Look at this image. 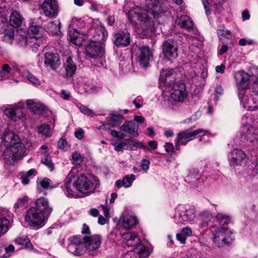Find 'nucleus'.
Here are the masks:
<instances>
[{
  "instance_id": "f257e3e1",
  "label": "nucleus",
  "mask_w": 258,
  "mask_h": 258,
  "mask_svg": "<svg viewBox=\"0 0 258 258\" xmlns=\"http://www.w3.org/2000/svg\"><path fill=\"white\" fill-rule=\"evenodd\" d=\"M146 3L145 8L136 7L128 10L126 5L123 7V11L127 12L128 18L134 25L135 31L143 38L151 32L154 25L153 18H158L162 11L159 0H146Z\"/></svg>"
},
{
  "instance_id": "f03ea898",
  "label": "nucleus",
  "mask_w": 258,
  "mask_h": 258,
  "mask_svg": "<svg viewBox=\"0 0 258 258\" xmlns=\"http://www.w3.org/2000/svg\"><path fill=\"white\" fill-rule=\"evenodd\" d=\"M238 97L243 107L254 110L258 107V73L249 76L244 71L235 73Z\"/></svg>"
},
{
  "instance_id": "7ed1b4c3",
  "label": "nucleus",
  "mask_w": 258,
  "mask_h": 258,
  "mask_svg": "<svg viewBox=\"0 0 258 258\" xmlns=\"http://www.w3.org/2000/svg\"><path fill=\"white\" fill-rule=\"evenodd\" d=\"M64 182L65 194L71 198L76 196V189L83 194H90L99 184L96 177L84 174L77 176L73 170L69 172Z\"/></svg>"
},
{
  "instance_id": "20e7f679",
  "label": "nucleus",
  "mask_w": 258,
  "mask_h": 258,
  "mask_svg": "<svg viewBox=\"0 0 258 258\" xmlns=\"http://www.w3.org/2000/svg\"><path fill=\"white\" fill-rule=\"evenodd\" d=\"M17 136L12 132H8L3 136V142L0 144V151L3 160L10 165L19 160L24 156L25 148L24 145L16 142Z\"/></svg>"
},
{
  "instance_id": "39448f33",
  "label": "nucleus",
  "mask_w": 258,
  "mask_h": 258,
  "mask_svg": "<svg viewBox=\"0 0 258 258\" xmlns=\"http://www.w3.org/2000/svg\"><path fill=\"white\" fill-rule=\"evenodd\" d=\"M68 251L76 256H79L87 252L90 255H94L95 252L101 244V237L99 235L86 236L83 241L80 236H74L69 239Z\"/></svg>"
},
{
  "instance_id": "423d86ee",
  "label": "nucleus",
  "mask_w": 258,
  "mask_h": 258,
  "mask_svg": "<svg viewBox=\"0 0 258 258\" xmlns=\"http://www.w3.org/2000/svg\"><path fill=\"white\" fill-rule=\"evenodd\" d=\"M35 204V207L28 210L25 218L30 226L39 228L48 219L52 209L49 206L48 200L44 198L38 199Z\"/></svg>"
},
{
  "instance_id": "0eeeda50",
  "label": "nucleus",
  "mask_w": 258,
  "mask_h": 258,
  "mask_svg": "<svg viewBox=\"0 0 258 258\" xmlns=\"http://www.w3.org/2000/svg\"><path fill=\"white\" fill-rule=\"evenodd\" d=\"M162 96L165 104L172 109H176L177 103L183 102L187 97V92L184 84H173L170 92L164 91Z\"/></svg>"
},
{
  "instance_id": "6e6552de",
  "label": "nucleus",
  "mask_w": 258,
  "mask_h": 258,
  "mask_svg": "<svg viewBox=\"0 0 258 258\" xmlns=\"http://www.w3.org/2000/svg\"><path fill=\"white\" fill-rule=\"evenodd\" d=\"M172 219L177 224H193L196 219V210L189 206L178 205L175 208Z\"/></svg>"
},
{
  "instance_id": "1a4fd4ad",
  "label": "nucleus",
  "mask_w": 258,
  "mask_h": 258,
  "mask_svg": "<svg viewBox=\"0 0 258 258\" xmlns=\"http://www.w3.org/2000/svg\"><path fill=\"white\" fill-rule=\"evenodd\" d=\"M240 132L242 140H246L254 146L257 145V125L254 122L251 118L246 116L242 117Z\"/></svg>"
},
{
  "instance_id": "9d476101",
  "label": "nucleus",
  "mask_w": 258,
  "mask_h": 258,
  "mask_svg": "<svg viewBox=\"0 0 258 258\" xmlns=\"http://www.w3.org/2000/svg\"><path fill=\"white\" fill-rule=\"evenodd\" d=\"M211 239L213 244L218 247L229 245L233 241L232 232L225 227H211Z\"/></svg>"
},
{
  "instance_id": "9b49d317",
  "label": "nucleus",
  "mask_w": 258,
  "mask_h": 258,
  "mask_svg": "<svg viewBox=\"0 0 258 258\" xmlns=\"http://www.w3.org/2000/svg\"><path fill=\"white\" fill-rule=\"evenodd\" d=\"M208 131L202 128L198 129L195 131H190L186 130L179 132L175 140V148L179 149V145H185L188 142L194 140L198 137H202L207 134Z\"/></svg>"
},
{
  "instance_id": "f8f14e48",
  "label": "nucleus",
  "mask_w": 258,
  "mask_h": 258,
  "mask_svg": "<svg viewBox=\"0 0 258 258\" xmlns=\"http://www.w3.org/2000/svg\"><path fill=\"white\" fill-rule=\"evenodd\" d=\"M86 56L94 59L102 57L104 53V45L100 42L91 41L85 49Z\"/></svg>"
},
{
  "instance_id": "ddd939ff",
  "label": "nucleus",
  "mask_w": 258,
  "mask_h": 258,
  "mask_svg": "<svg viewBox=\"0 0 258 258\" xmlns=\"http://www.w3.org/2000/svg\"><path fill=\"white\" fill-rule=\"evenodd\" d=\"M247 155L242 150L235 148L228 154V161L231 167L240 166L246 162Z\"/></svg>"
},
{
  "instance_id": "4468645a",
  "label": "nucleus",
  "mask_w": 258,
  "mask_h": 258,
  "mask_svg": "<svg viewBox=\"0 0 258 258\" xmlns=\"http://www.w3.org/2000/svg\"><path fill=\"white\" fill-rule=\"evenodd\" d=\"M44 15L51 18L58 15V6L56 0H45L41 5Z\"/></svg>"
},
{
  "instance_id": "2eb2a0df",
  "label": "nucleus",
  "mask_w": 258,
  "mask_h": 258,
  "mask_svg": "<svg viewBox=\"0 0 258 258\" xmlns=\"http://www.w3.org/2000/svg\"><path fill=\"white\" fill-rule=\"evenodd\" d=\"M162 47L163 53L165 57L168 59H174L178 56L177 43L173 39L165 41L162 44Z\"/></svg>"
},
{
  "instance_id": "dca6fc26",
  "label": "nucleus",
  "mask_w": 258,
  "mask_h": 258,
  "mask_svg": "<svg viewBox=\"0 0 258 258\" xmlns=\"http://www.w3.org/2000/svg\"><path fill=\"white\" fill-rule=\"evenodd\" d=\"M139 125L134 121H125L119 127V130L124 135L125 137H138Z\"/></svg>"
},
{
  "instance_id": "f3484780",
  "label": "nucleus",
  "mask_w": 258,
  "mask_h": 258,
  "mask_svg": "<svg viewBox=\"0 0 258 258\" xmlns=\"http://www.w3.org/2000/svg\"><path fill=\"white\" fill-rule=\"evenodd\" d=\"M137 56L141 66L143 67H147L152 57V53L149 47L144 46L139 48Z\"/></svg>"
},
{
  "instance_id": "a211bd4d",
  "label": "nucleus",
  "mask_w": 258,
  "mask_h": 258,
  "mask_svg": "<svg viewBox=\"0 0 258 258\" xmlns=\"http://www.w3.org/2000/svg\"><path fill=\"white\" fill-rule=\"evenodd\" d=\"M175 74L173 70L162 69L159 78V84L161 86H169L174 84Z\"/></svg>"
},
{
  "instance_id": "6ab92c4d",
  "label": "nucleus",
  "mask_w": 258,
  "mask_h": 258,
  "mask_svg": "<svg viewBox=\"0 0 258 258\" xmlns=\"http://www.w3.org/2000/svg\"><path fill=\"white\" fill-rule=\"evenodd\" d=\"M131 43L130 34L127 32L119 31L114 35V44L117 47H124Z\"/></svg>"
},
{
  "instance_id": "aec40b11",
  "label": "nucleus",
  "mask_w": 258,
  "mask_h": 258,
  "mask_svg": "<svg viewBox=\"0 0 258 258\" xmlns=\"http://www.w3.org/2000/svg\"><path fill=\"white\" fill-rule=\"evenodd\" d=\"M44 63L46 67H49L52 70L58 68L60 61L58 54L51 52H46L44 55Z\"/></svg>"
},
{
  "instance_id": "412c9836",
  "label": "nucleus",
  "mask_w": 258,
  "mask_h": 258,
  "mask_svg": "<svg viewBox=\"0 0 258 258\" xmlns=\"http://www.w3.org/2000/svg\"><path fill=\"white\" fill-rule=\"evenodd\" d=\"M119 222L125 229H130L136 225L138 219L135 216L125 212L120 217Z\"/></svg>"
},
{
  "instance_id": "4be33fe9",
  "label": "nucleus",
  "mask_w": 258,
  "mask_h": 258,
  "mask_svg": "<svg viewBox=\"0 0 258 258\" xmlns=\"http://www.w3.org/2000/svg\"><path fill=\"white\" fill-rule=\"evenodd\" d=\"M123 242L128 246L136 247L139 244L138 235L135 232H127L121 234Z\"/></svg>"
},
{
  "instance_id": "5701e85b",
  "label": "nucleus",
  "mask_w": 258,
  "mask_h": 258,
  "mask_svg": "<svg viewBox=\"0 0 258 258\" xmlns=\"http://www.w3.org/2000/svg\"><path fill=\"white\" fill-rule=\"evenodd\" d=\"M107 123L104 124L106 130L117 126L123 120V116L117 113H111L107 117Z\"/></svg>"
},
{
  "instance_id": "b1692460",
  "label": "nucleus",
  "mask_w": 258,
  "mask_h": 258,
  "mask_svg": "<svg viewBox=\"0 0 258 258\" xmlns=\"http://www.w3.org/2000/svg\"><path fill=\"white\" fill-rule=\"evenodd\" d=\"M26 104L31 111L35 114H40L45 111V106L38 101L28 99L26 101Z\"/></svg>"
},
{
  "instance_id": "393cba45",
  "label": "nucleus",
  "mask_w": 258,
  "mask_h": 258,
  "mask_svg": "<svg viewBox=\"0 0 258 258\" xmlns=\"http://www.w3.org/2000/svg\"><path fill=\"white\" fill-rule=\"evenodd\" d=\"M94 31V40L93 41H96L97 42H100L103 43L107 36V32L105 28L102 26L98 27L96 29H91L90 30L89 33H92Z\"/></svg>"
},
{
  "instance_id": "a878e982",
  "label": "nucleus",
  "mask_w": 258,
  "mask_h": 258,
  "mask_svg": "<svg viewBox=\"0 0 258 258\" xmlns=\"http://www.w3.org/2000/svg\"><path fill=\"white\" fill-rule=\"evenodd\" d=\"M176 23L180 27L190 31L193 27L194 23L190 18L187 15H182L176 20Z\"/></svg>"
},
{
  "instance_id": "bb28decb",
  "label": "nucleus",
  "mask_w": 258,
  "mask_h": 258,
  "mask_svg": "<svg viewBox=\"0 0 258 258\" xmlns=\"http://www.w3.org/2000/svg\"><path fill=\"white\" fill-rule=\"evenodd\" d=\"M186 180L191 184L194 187H198L203 181L201 175L199 172L194 170L190 172L187 176Z\"/></svg>"
},
{
  "instance_id": "cd10ccee",
  "label": "nucleus",
  "mask_w": 258,
  "mask_h": 258,
  "mask_svg": "<svg viewBox=\"0 0 258 258\" xmlns=\"http://www.w3.org/2000/svg\"><path fill=\"white\" fill-rule=\"evenodd\" d=\"M133 253V256L131 258H147L150 254L149 250L142 244H139L135 247Z\"/></svg>"
},
{
  "instance_id": "c85d7f7f",
  "label": "nucleus",
  "mask_w": 258,
  "mask_h": 258,
  "mask_svg": "<svg viewBox=\"0 0 258 258\" xmlns=\"http://www.w3.org/2000/svg\"><path fill=\"white\" fill-rule=\"evenodd\" d=\"M23 20V16L18 11H14L10 15L9 23L12 27L17 28L21 25Z\"/></svg>"
},
{
  "instance_id": "c756f323",
  "label": "nucleus",
  "mask_w": 258,
  "mask_h": 258,
  "mask_svg": "<svg viewBox=\"0 0 258 258\" xmlns=\"http://www.w3.org/2000/svg\"><path fill=\"white\" fill-rule=\"evenodd\" d=\"M64 67L66 70L65 75L67 77H72L77 70V66L71 57H67L66 62L64 63Z\"/></svg>"
},
{
  "instance_id": "7c9ffc66",
  "label": "nucleus",
  "mask_w": 258,
  "mask_h": 258,
  "mask_svg": "<svg viewBox=\"0 0 258 258\" xmlns=\"http://www.w3.org/2000/svg\"><path fill=\"white\" fill-rule=\"evenodd\" d=\"M135 179V175L134 174L126 175L125 176L122 180H117L116 181L115 185L118 188H120L122 186L128 188L132 186Z\"/></svg>"
},
{
  "instance_id": "2f4dec72",
  "label": "nucleus",
  "mask_w": 258,
  "mask_h": 258,
  "mask_svg": "<svg viewBox=\"0 0 258 258\" xmlns=\"http://www.w3.org/2000/svg\"><path fill=\"white\" fill-rule=\"evenodd\" d=\"M69 36L70 41L72 43L78 46L82 44L84 40L83 36L79 33L76 28L73 29V31H70Z\"/></svg>"
},
{
  "instance_id": "473e14b6",
  "label": "nucleus",
  "mask_w": 258,
  "mask_h": 258,
  "mask_svg": "<svg viewBox=\"0 0 258 258\" xmlns=\"http://www.w3.org/2000/svg\"><path fill=\"white\" fill-rule=\"evenodd\" d=\"M60 24L59 21H51L48 22L45 27L52 35H56L60 32Z\"/></svg>"
},
{
  "instance_id": "72a5a7b5",
  "label": "nucleus",
  "mask_w": 258,
  "mask_h": 258,
  "mask_svg": "<svg viewBox=\"0 0 258 258\" xmlns=\"http://www.w3.org/2000/svg\"><path fill=\"white\" fill-rule=\"evenodd\" d=\"M5 76L8 74L10 76H13L18 73L19 69L16 64L5 63L2 66Z\"/></svg>"
},
{
  "instance_id": "f704fd0d",
  "label": "nucleus",
  "mask_w": 258,
  "mask_h": 258,
  "mask_svg": "<svg viewBox=\"0 0 258 258\" xmlns=\"http://www.w3.org/2000/svg\"><path fill=\"white\" fill-rule=\"evenodd\" d=\"M40 153L42 154V156L41 157L42 163L47 166L50 170H52L53 168V164L49 155L46 151H41Z\"/></svg>"
},
{
  "instance_id": "c9c22d12",
  "label": "nucleus",
  "mask_w": 258,
  "mask_h": 258,
  "mask_svg": "<svg viewBox=\"0 0 258 258\" xmlns=\"http://www.w3.org/2000/svg\"><path fill=\"white\" fill-rule=\"evenodd\" d=\"M15 242L18 244L24 246L27 248L32 249L33 248L32 244L26 236L17 237L15 239Z\"/></svg>"
},
{
  "instance_id": "e433bc0d",
  "label": "nucleus",
  "mask_w": 258,
  "mask_h": 258,
  "mask_svg": "<svg viewBox=\"0 0 258 258\" xmlns=\"http://www.w3.org/2000/svg\"><path fill=\"white\" fill-rule=\"evenodd\" d=\"M216 219L219 224L222 226L227 225L231 222V218L228 215L223 213H218Z\"/></svg>"
},
{
  "instance_id": "4c0bfd02",
  "label": "nucleus",
  "mask_w": 258,
  "mask_h": 258,
  "mask_svg": "<svg viewBox=\"0 0 258 258\" xmlns=\"http://www.w3.org/2000/svg\"><path fill=\"white\" fill-rule=\"evenodd\" d=\"M217 34L221 41H224L225 39H229L231 37L230 31L228 30H224L223 27H219L217 30Z\"/></svg>"
},
{
  "instance_id": "58836bf2",
  "label": "nucleus",
  "mask_w": 258,
  "mask_h": 258,
  "mask_svg": "<svg viewBox=\"0 0 258 258\" xmlns=\"http://www.w3.org/2000/svg\"><path fill=\"white\" fill-rule=\"evenodd\" d=\"M42 28L37 25H30L28 30V33L30 35H32V36L37 37L39 38L41 36L42 34L41 33Z\"/></svg>"
},
{
  "instance_id": "ea45409f",
  "label": "nucleus",
  "mask_w": 258,
  "mask_h": 258,
  "mask_svg": "<svg viewBox=\"0 0 258 258\" xmlns=\"http://www.w3.org/2000/svg\"><path fill=\"white\" fill-rule=\"evenodd\" d=\"M9 220L5 218H0V236L5 234L9 229Z\"/></svg>"
},
{
  "instance_id": "a19ab883",
  "label": "nucleus",
  "mask_w": 258,
  "mask_h": 258,
  "mask_svg": "<svg viewBox=\"0 0 258 258\" xmlns=\"http://www.w3.org/2000/svg\"><path fill=\"white\" fill-rule=\"evenodd\" d=\"M38 132L47 137L51 136V130L49 126L46 124H43L38 127Z\"/></svg>"
},
{
  "instance_id": "79ce46f5",
  "label": "nucleus",
  "mask_w": 258,
  "mask_h": 258,
  "mask_svg": "<svg viewBox=\"0 0 258 258\" xmlns=\"http://www.w3.org/2000/svg\"><path fill=\"white\" fill-rule=\"evenodd\" d=\"M18 32L20 34V38H18L19 42L22 46H26L28 45L27 37L26 36V32L22 30H19Z\"/></svg>"
},
{
  "instance_id": "37998d69",
  "label": "nucleus",
  "mask_w": 258,
  "mask_h": 258,
  "mask_svg": "<svg viewBox=\"0 0 258 258\" xmlns=\"http://www.w3.org/2000/svg\"><path fill=\"white\" fill-rule=\"evenodd\" d=\"M26 78L30 83L34 86H38L40 85L39 80L30 72H27L26 73Z\"/></svg>"
},
{
  "instance_id": "c03bdc74",
  "label": "nucleus",
  "mask_w": 258,
  "mask_h": 258,
  "mask_svg": "<svg viewBox=\"0 0 258 258\" xmlns=\"http://www.w3.org/2000/svg\"><path fill=\"white\" fill-rule=\"evenodd\" d=\"M14 37V30L12 28L6 29L4 32L5 39L9 43H12Z\"/></svg>"
},
{
  "instance_id": "a18cd8bd",
  "label": "nucleus",
  "mask_w": 258,
  "mask_h": 258,
  "mask_svg": "<svg viewBox=\"0 0 258 258\" xmlns=\"http://www.w3.org/2000/svg\"><path fill=\"white\" fill-rule=\"evenodd\" d=\"M85 24L84 20H83L82 19L74 18L72 19L70 26H71L72 28L78 27L79 28H82L85 26Z\"/></svg>"
},
{
  "instance_id": "49530a36",
  "label": "nucleus",
  "mask_w": 258,
  "mask_h": 258,
  "mask_svg": "<svg viewBox=\"0 0 258 258\" xmlns=\"http://www.w3.org/2000/svg\"><path fill=\"white\" fill-rule=\"evenodd\" d=\"M126 144L128 145V148L132 150L136 149L138 147L141 148V146L142 145L141 142L130 139L126 140Z\"/></svg>"
},
{
  "instance_id": "de8ad7c7",
  "label": "nucleus",
  "mask_w": 258,
  "mask_h": 258,
  "mask_svg": "<svg viewBox=\"0 0 258 258\" xmlns=\"http://www.w3.org/2000/svg\"><path fill=\"white\" fill-rule=\"evenodd\" d=\"M15 112V116L16 120L20 119L24 115V113L23 112V108L22 107V105L20 104H17L14 106Z\"/></svg>"
},
{
  "instance_id": "09e8293b",
  "label": "nucleus",
  "mask_w": 258,
  "mask_h": 258,
  "mask_svg": "<svg viewBox=\"0 0 258 258\" xmlns=\"http://www.w3.org/2000/svg\"><path fill=\"white\" fill-rule=\"evenodd\" d=\"M27 201L28 197L27 196H24L23 198L18 199L17 202L14 204V207L15 209L16 210L20 208L24 207L25 204Z\"/></svg>"
},
{
  "instance_id": "8fccbe9b",
  "label": "nucleus",
  "mask_w": 258,
  "mask_h": 258,
  "mask_svg": "<svg viewBox=\"0 0 258 258\" xmlns=\"http://www.w3.org/2000/svg\"><path fill=\"white\" fill-rule=\"evenodd\" d=\"M83 157L82 155L79 153H74L72 154V162L76 165H80L82 161Z\"/></svg>"
},
{
  "instance_id": "3c124183",
  "label": "nucleus",
  "mask_w": 258,
  "mask_h": 258,
  "mask_svg": "<svg viewBox=\"0 0 258 258\" xmlns=\"http://www.w3.org/2000/svg\"><path fill=\"white\" fill-rule=\"evenodd\" d=\"M5 114L12 119L16 121L14 106L6 109L4 110Z\"/></svg>"
},
{
  "instance_id": "603ef678",
  "label": "nucleus",
  "mask_w": 258,
  "mask_h": 258,
  "mask_svg": "<svg viewBox=\"0 0 258 258\" xmlns=\"http://www.w3.org/2000/svg\"><path fill=\"white\" fill-rule=\"evenodd\" d=\"M58 147L62 150L64 151L68 150L70 148V147L68 145V143L67 141L62 138H61L57 143Z\"/></svg>"
},
{
  "instance_id": "864d4df0",
  "label": "nucleus",
  "mask_w": 258,
  "mask_h": 258,
  "mask_svg": "<svg viewBox=\"0 0 258 258\" xmlns=\"http://www.w3.org/2000/svg\"><path fill=\"white\" fill-rule=\"evenodd\" d=\"M79 108L80 111L86 115L89 116H93L94 115L93 111L86 106L81 105Z\"/></svg>"
},
{
  "instance_id": "5fc2aeb1",
  "label": "nucleus",
  "mask_w": 258,
  "mask_h": 258,
  "mask_svg": "<svg viewBox=\"0 0 258 258\" xmlns=\"http://www.w3.org/2000/svg\"><path fill=\"white\" fill-rule=\"evenodd\" d=\"M148 145L149 147V148H147L146 146L143 145V144L141 146V148L149 151L155 150L157 148V143L155 141H151L149 142Z\"/></svg>"
},
{
  "instance_id": "6e6d98bb",
  "label": "nucleus",
  "mask_w": 258,
  "mask_h": 258,
  "mask_svg": "<svg viewBox=\"0 0 258 258\" xmlns=\"http://www.w3.org/2000/svg\"><path fill=\"white\" fill-rule=\"evenodd\" d=\"M40 184L42 187L44 188L52 187V186L51 185V181L47 178H44L43 179H42L40 182Z\"/></svg>"
},
{
  "instance_id": "4d7b16f0",
  "label": "nucleus",
  "mask_w": 258,
  "mask_h": 258,
  "mask_svg": "<svg viewBox=\"0 0 258 258\" xmlns=\"http://www.w3.org/2000/svg\"><path fill=\"white\" fill-rule=\"evenodd\" d=\"M180 233L186 237H189L192 235V230L190 227H185L181 229Z\"/></svg>"
},
{
  "instance_id": "13d9d810",
  "label": "nucleus",
  "mask_w": 258,
  "mask_h": 258,
  "mask_svg": "<svg viewBox=\"0 0 258 258\" xmlns=\"http://www.w3.org/2000/svg\"><path fill=\"white\" fill-rule=\"evenodd\" d=\"M110 134L112 137H116L119 139H123L125 137V135L121 132L112 130L110 132Z\"/></svg>"
},
{
  "instance_id": "bf43d9fd",
  "label": "nucleus",
  "mask_w": 258,
  "mask_h": 258,
  "mask_svg": "<svg viewBox=\"0 0 258 258\" xmlns=\"http://www.w3.org/2000/svg\"><path fill=\"white\" fill-rule=\"evenodd\" d=\"M254 43V41L252 39L247 40L245 38H242L239 41V44L240 46H245L246 44L252 45Z\"/></svg>"
},
{
  "instance_id": "052dcab7",
  "label": "nucleus",
  "mask_w": 258,
  "mask_h": 258,
  "mask_svg": "<svg viewBox=\"0 0 258 258\" xmlns=\"http://www.w3.org/2000/svg\"><path fill=\"white\" fill-rule=\"evenodd\" d=\"M150 161L147 159H143L142 160L141 163V166L142 169L146 171L149 168Z\"/></svg>"
},
{
  "instance_id": "680f3d73",
  "label": "nucleus",
  "mask_w": 258,
  "mask_h": 258,
  "mask_svg": "<svg viewBox=\"0 0 258 258\" xmlns=\"http://www.w3.org/2000/svg\"><path fill=\"white\" fill-rule=\"evenodd\" d=\"M126 145V143L120 142L117 144H115L114 150L116 151L119 152L122 151L123 148Z\"/></svg>"
},
{
  "instance_id": "e2e57ef3",
  "label": "nucleus",
  "mask_w": 258,
  "mask_h": 258,
  "mask_svg": "<svg viewBox=\"0 0 258 258\" xmlns=\"http://www.w3.org/2000/svg\"><path fill=\"white\" fill-rule=\"evenodd\" d=\"M201 216L203 219L210 220L212 218L211 213L208 211H203L201 214Z\"/></svg>"
},
{
  "instance_id": "0e129e2a",
  "label": "nucleus",
  "mask_w": 258,
  "mask_h": 258,
  "mask_svg": "<svg viewBox=\"0 0 258 258\" xmlns=\"http://www.w3.org/2000/svg\"><path fill=\"white\" fill-rule=\"evenodd\" d=\"M31 41L30 43H33V44L32 45H31V47L32 48L33 50L35 51V50L37 49L39 46V44L38 43L35 42L38 38L37 37L35 36H31Z\"/></svg>"
},
{
  "instance_id": "69168bd1",
  "label": "nucleus",
  "mask_w": 258,
  "mask_h": 258,
  "mask_svg": "<svg viewBox=\"0 0 258 258\" xmlns=\"http://www.w3.org/2000/svg\"><path fill=\"white\" fill-rule=\"evenodd\" d=\"M75 136L77 139L79 140L82 139L84 136V132L83 129L79 128L75 132Z\"/></svg>"
},
{
  "instance_id": "338daca9",
  "label": "nucleus",
  "mask_w": 258,
  "mask_h": 258,
  "mask_svg": "<svg viewBox=\"0 0 258 258\" xmlns=\"http://www.w3.org/2000/svg\"><path fill=\"white\" fill-rule=\"evenodd\" d=\"M223 93V89L221 86H218L216 87L215 90V97L216 101L218 100V97L219 95H221Z\"/></svg>"
},
{
  "instance_id": "774afa93",
  "label": "nucleus",
  "mask_w": 258,
  "mask_h": 258,
  "mask_svg": "<svg viewBox=\"0 0 258 258\" xmlns=\"http://www.w3.org/2000/svg\"><path fill=\"white\" fill-rule=\"evenodd\" d=\"M250 17V15L248 10H245L242 12V19L243 21L249 20Z\"/></svg>"
}]
</instances>
